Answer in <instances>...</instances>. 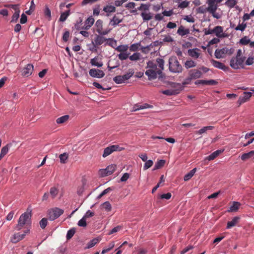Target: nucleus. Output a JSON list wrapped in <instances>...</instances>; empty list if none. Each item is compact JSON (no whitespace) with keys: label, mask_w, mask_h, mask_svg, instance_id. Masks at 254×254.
Instances as JSON below:
<instances>
[{"label":"nucleus","mask_w":254,"mask_h":254,"mask_svg":"<svg viewBox=\"0 0 254 254\" xmlns=\"http://www.w3.org/2000/svg\"><path fill=\"white\" fill-rule=\"evenodd\" d=\"M59 193L58 189L56 187H52L50 190V195L52 197V199H54L56 197L57 194Z\"/></svg>","instance_id":"obj_28"},{"label":"nucleus","mask_w":254,"mask_h":254,"mask_svg":"<svg viewBox=\"0 0 254 254\" xmlns=\"http://www.w3.org/2000/svg\"><path fill=\"white\" fill-rule=\"evenodd\" d=\"M246 27L247 23L244 22L240 23V20L238 25L235 27V30L243 32L246 29Z\"/></svg>","instance_id":"obj_31"},{"label":"nucleus","mask_w":254,"mask_h":254,"mask_svg":"<svg viewBox=\"0 0 254 254\" xmlns=\"http://www.w3.org/2000/svg\"><path fill=\"white\" fill-rule=\"evenodd\" d=\"M214 128V127L213 126L204 127H202V128H201L200 129H199V130L196 131V133L201 134L203 133L206 132L208 130L213 129Z\"/></svg>","instance_id":"obj_34"},{"label":"nucleus","mask_w":254,"mask_h":254,"mask_svg":"<svg viewBox=\"0 0 254 254\" xmlns=\"http://www.w3.org/2000/svg\"><path fill=\"white\" fill-rule=\"evenodd\" d=\"M174 41L173 38L170 35L165 36L164 39H163V41L164 42L170 43Z\"/></svg>","instance_id":"obj_62"},{"label":"nucleus","mask_w":254,"mask_h":254,"mask_svg":"<svg viewBox=\"0 0 254 254\" xmlns=\"http://www.w3.org/2000/svg\"><path fill=\"white\" fill-rule=\"evenodd\" d=\"M251 41H250V39H249L247 37L245 36L243 38H242V39H241L240 41V43L242 44V45H246L248 44H250V43H251Z\"/></svg>","instance_id":"obj_53"},{"label":"nucleus","mask_w":254,"mask_h":254,"mask_svg":"<svg viewBox=\"0 0 254 254\" xmlns=\"http://www.w3.org/2000/svg\"><path fill=\"white\" fill-rule=\"evenodd\" d=\"M246 57H233L230 60V65L234 69H238L240 66L243 67Z\"/></svg>","instance_id":"obj_7"},{"label":"nucleus","mask_w":254,"mask_h":254,"mask_svg":"<svg viewBox=\"0 0 254 254\" xmlns=\"http://www.w3.org/2000/svg\"><path fill=\"white\" fill-rule=\"evenodd\" d=\"M153 164V162L152 160H147L144 165L143 169L147 170L148 168H150Z\"/></svg>","instance_id":"obj_56"},{"label":"nucleus","mask_w":254,"mask_h":254,"mask_svg":"<svg viewBox=\"0 0 254 254\" xmlns=\"http://www.w3.org/2000/svg\"><path fill=\"white\" fill-rule=\"evenodd\" d=\"M67 157L68 155L65 153L61 154L59 156L61 162L62 163H65L66 160L67 159Z\"/></svg>","instance_id":"obj_57"},{"label":"nucleus","mask_w":254,"mask_h":254,"mask_svg":"<svg viewBox=\"0 0 254 254\" xmlns=\"http://www.w3.org/2000/svg\"><path fill=\"white\" fill-rule=\"evenodd\" d=\"M196 171V168H195L191 170L190 172H189L188 174L185 175L184 180L185 181H188L189 180H190L194 175Z\"/></svg>","instance_id":"obj_23"},{"label":"nucleus","mask_w":254,"mask_h":254,"mask_svg":"<svg viewBox=\"0 0 254 254\" xmlns=\"http://www.w3.org/2000/svg\"><path fill=\"white\" fill-rule=\"evenodd\" d=\"M128 49V46L127 45H122L119 46L116 49V50L120 53L127 52Z\"/></svg>","instance_id":"obj_36"},{"label":"nucleus","mask_w":254,"mask_h":254,"mask_svg":"<svg viewBox=\"0 0 254 254\" xmlns=\"http://www.w3.org/2000/svg\"><path fill=\"white\" fill-rule=\"evenodd\" d=\"M140 45V44L139 43L133 44L131 45L129 47V50L131 52L137 51Z\"/></svg>","instance_id":"obj_52"},{"label":"nucleus","mask_w":254,"mask_h":254,"mask_svg":"<svg viewBox=\"0 0 254 254\" xmlns=\"http://www.w3.org/2000/svg\"><path fill=\"white\" fill-rule=\"evenodd\" d=\"M70 36L69 32L68 31H65L63 36L62 39L64 42H67Z\"/></svg>","instance_id":"obj_60"},{"label":"nucleus","mask_w":254,"mask_h":254,"mask_svg":"<svg viewBox=\"0 0 254 254\" xmlns=\"http://www.w3.org/2000/svg\"><path fill=\"white\" fill-rule=\"evenodd\" d=\"M29 232V229H27L24 230V233L23 234H20L19 233H15L13 235V238L12 239V242L13 243H16L19 241L22 240L24 238L26 234H27Z\"/></svg>","instance_id":"obj_13"},{"label":"nucleus","mask_w":254,"mask_h":254,"mask_svg":"<svg viewBox=\"0 0 254 254\" xmlns=\"http://www.w3.org/2000/svg\"><path fill=\"white\" fill-rule=\"evenodd\" d=\"M165 160H160L157 161V162L155 164L154 166V169H158L161 167H162L165 164Z\"/></svg>","instance_id":"obj_51"},{"label":"nucleus","mask_w":254,"mask_h":254,"mask_svg":"<svg viewBox=\"0 0 254 254\" xmlns=\"http://www.w3.org/2000/svg\"><path fill=\"white\" fill-rule=\"evenodd\" d=\"M113 152V151L110 146L106 147L104 149L103 157L105 158L108 156V155H110Z\"/></svg>","instance_id":"obj_49"},{"label":"nucleus","mask_w":254,"mask_h":254,"mask_svg":"<svg viewBox=\"0 0 254 254\" xmlns=\"http://www.w3.org/2000/svg\"><path fill=\"white\" fill-rule=\"evenodd\" d=\"M129 54L130 53H127V52L122 53L119 54L118 57L121 61L126 60L129 58Z\"/></svg>","instance_id":"obj_46"},{"label":"nucleus","mask_w":254,"mask_h":254,"mask_svg":"<svg viewBox=\"0 0 254 254\" xmlns=\"http://www.w3.org/2000/svg\"><path fill=\"white\" fill-rule=\"evenodd\" d=\"M96 30L97 32L101 35H105L108 34L111 31V29L103 30V21L102 20L99 19L95 23Z\"/></svg>","instance_id":"obj_10"},{"label":"nucleus","mask_w":254,"mask_h":254,"mask_svg":"<svg viewBox=\"0 0 254 254\" xmlns=\"http://www.w3.org/2000/svg\"><path fill=\"white\" fill-rule=\"evenodd\" d=\"M94 22V19L92 16L88 17L85 21V24L84 26L82 27V29L85 30L89 29L93 24Z\"/></svg>","instance_id":"obj_18"},{"label":"nucleus","mask_w":254,"mask_h":254,"mask_svg":"<svg viewBox=\"0 0 254 254\" xmlns=\"http://www.w3.org/2000/svg\"><path fill=\"white\" fill-rule=\"evenodd\" d=\"M102 59V57H99V56H96L94 58L91 59L90 64L93 66L100 67L103 65Z\"/></svg>","instance_id":"obj_15"},{"label":"nucleus","mask_w":254,"mask_h":254,"mask_svg":"<svg viewBox=\"0 0 254 254\" xmlns=\"http://www.w3.org/2000/svg\"><path fill=\"white\" fill-rule=\"evenodd\" d=\"M169 69L174 73H180L183 70V67L180 64L176 57H172L169 60Z\"/></svg>","instance_id":"obj_3"},{"label":"nucleus","mask_w":254,"mask_h":254,"mask_svg":"<svg viewBox=\"0 0 254 254\" xmlns=\"http://www.w3.org/2000/svg\"><path fill=\"white\" fill-rule=\"evenodd\" d=\"M239 220L240 217L238 216L234 217L231 221H229L227 223V228L230 229L232 227L236 226L237 224L239 222Z\"/></svg>","instance_id":"obj_20"},{"label":"nucleus","mask_w":254,"mask_h":254,"mask_svg":"<svg viewBox=\"0 0 254 254\" xmlns=\"http://www.w3.org/2000/svg\"><path fill=\"white\" fill-rule=\"evenodd\" d=\"M102 36L103 35H101L96 36L94 39V41L92 42V44H93L94 47H98L99 46L103 44L106 41H111L112 42H115V40L114 39L112 38L107 39Z\"/></svg>","instance_id":"obj_9"},{"label":"nucleus","mask_w":254,"mask_h":254,"mask_svg":"<svg viewBox=\"0 0 254 254\" xmlns=\"http://www.w3.org/2000/svg\"><path fill=\"white\" fill-rule=\"evenodd\" d=\"M254 156V151H251L250 152L244 153L242 155L241 157V159L245 161Z\"/></svg>","instance_id":"obj_26"},{"label":"nucleus","mask_w":254,"mask_h":254,"mask_svg":"<svg viewBox=\"0 0 254 254\" xmlns=\"http://www.w3.org/2000/svg\"><path fill=\"white\" fill-rule=\"evenodd\" d=\"M177 33L179 35L184 37L186 35H188L190 33V29L185 28L183 25H181L179 27Z\"/></svg>","instance_id":"obj_19"},{"label":"nucleus","mask_w":254,"mask_h":254,"mask_svg":"<svg viewBox=\"0 0 254 254\" xmlns=\"http://www.w3.org/2000/svg\"><path fill=\"white\" fill-rule=\"evenodd\" d=\"M240 203L238 202L234 201L233 204L230 207L229 211L235 212L238 210Z\"/></svg>","instance_id":"obj_39"},{"label":"nucleus","mask_w":254,"mask_h":254,"mask_svg":"<svg viewBox=\"0 0 254 254\" xmlns=\"http://www.w3.org/2000/svg\"><path fill=\"white\" fill-rule=\"evenodd\" d=\"M86 218L84 216L78 222V225L80 227H85L87 226Z\"/></svg>","instance_id":"obj_54"},{"label":"nucleus","mask_w":254,"mask_h":254,"mask_svg":"<svg viewBox=\"0 0 254 254\" xmlns=\"http://www.w3.org/2000/svg\"><path fill=\"white\" fill-rule=\"evenodd\" d=\"M20 11L15 12L12 16L11 22H16L19 17Z\"/></svg>","instance_id":"obj_59"},{"label":"nucleus","mask_w":254,"mask_h":254,"mask_svg":"<svg viewBox=\"0 0 254 254\" xmlns=\"http://www.w3.org/2000/svg\"><path fill=\"white\" fill-rule=\"evenodd\" d=\"M218 83L217 81L213 79L208 80H203L202 85H215Z\"/></svg>","instance_id":"obj_48"},{"label":"nucleus","mask_w":254,"mask_h":254,"mask_svg":"<svg viewBox=\"0 0 254 254\" xmlns=\"http://www.w3.org/2000/svg\"><path fill=\"white\" fill-rule=\"evenodd\" d=\"M151 138L153 139H158L160 140H165L167 141V142L171 143H174L175 142V139L173 138H171V137L165 138L163 137H161V136H159L152 135Z\"/></svg>","instance_id":"obj_22"},{"label":"nucleus","mask_w":254,"mask_h":254,"mask_svg":"<svg viewBox=\"0 0 254 254\" xmlns=\"http://www.w3.org/2000/svg\"><path fill=\"white\" fill-rule=\"evenodd\" d=\"M122 227L120 226H117V227L114 228L112 229L110 232L109 233V235H111L112 234H114L115 233H116L118 231H119L120 230H121Z\"/></svg>","instance_id":"obj_61"},{"label":"nucleus","mask_w":254,"mask_h":254,"mask_svg":"<svg viewBox=\"0 0 254 254\" xmlns=\"http://www.w3.org/2000/svg\"><path fill=\"white\" fill-rule=\"evenodd\" d=\"M31 217V210L27 209V211L19 217L18 223L14 227L15 230L19 231L22 229L25 225L30 224Z\"/></svg>","instance_id":"obj_2"},{"label":"nucleus","mask_w":254,"mask_h":254,"mask_svg":"<svg viewBox=\"0 0 254 254\" xmlns=\"http://www.w3.org/2000/svg\"><path fill=\"white\" fill-rule=\"evenodd\" d=\"M122 20L120 19L117 16H114L112 19L111 20L110 22V24L115 26L122 22Z\"/></svg>","instance_id":"obj_40"},{"label":"nucleus","mask_w":254,"mask_h":254,"mask_svg":"<svg viewBox=\"0 0 254 254\" xmlns=\"http://www.w3.org/2000/svg\"><path fill=\"white\" fill-rule=\"evenodd\" d=\"M162 93L166 95L170 96L172 95H175L179 93V92L177 91V90L174 89H168L164 90L162 92Z\"/></svg>","instance_id":"obj_44"},{"label":"nucleus","mask_w":254,"mask_h":254,"mask_svg":"<svg viewBox=\"0 0 254 254\" xmlns=\"http://www.w3.org/2000/svg\"><path fill=\"white\" fill-rule=\"evenodd\" d=\"M34 70V66L32 64H27L22 70L21 75L23 77H29Z\"/></svg>","instance_id":"obj_11"},{"label":"nucleus","mask_w":254,"mask_h":254,"mask_svg":"<svg viewBox=\"0 0 254 254\" xmlns=\"http://www.w3.org/2000/svg\"><path fill=\"white\" fill-rule=\"evenodd\" d=\"M218 8V5L217 4L212 3V4H208V7L207 8V11H208L210 13L211 12H213L215 11H216Z\"/></svg>","instance_id":"obj_35"},{"label":"nucleus","mask_w":254,"mask_h":254,"mask_svg":"<svg viewBox=\"0 0 254 254\" xmlns=\"http://www.w3.org/2000/svg\"><path fill=\"white\" fill-rule=\"evenodd\" d=\"M211 63L215 67L222 69L223 71H226L229 69L228 66H226L224 64L218 61L212 60Z\"/></svg>","instance_id":"obj_16"},{"label":"nucleus","mask_w":254,"mask_h":254,"mask_svg":"<svg viewBox=\"0 0 254 254\" xmlns=\"http://www.w3.org/2000/svg\"><path fill=\"white\" fill-rule=\"evenodd\" d=\"M141 55L139 53H134L133 55L129 57V59L130 61H136L139 60L140 59Z\"/></svg>","instance_id":"obj_41"},{"label":"nucleus","mask_w":254,"mask_h":254,"mask_svg":"<svg viewBox=\"0 0 254 254\" xmlns=\"http://www.w3.org/2000/svg\"><path fill=\"white\" fill-rule=\"evenodd\" d=\"M223 150H217L212 153H211L210 155H209L207 157V159L210 161L214 160L215 158H216L220 154H221Z\"/></svg>","instance_id":"obj_21"},{"label":"nucleus","mask_w":254,"mask_h":254,"mask_svg":"<svg viewBox=\"0 0 254 254\" xmlns=\"http://www.w3.org/2000/svg\"><path fill=\"white\" fill-rule=\"evenodd\" d=\"M133 74V69H129L126 74L123 75H117L114 77L113 80L117 84H121L129 79Z\"/></svg>","instance_id":"obj_6"},{"label":"nucleus","mask_w":254,"mask_h":254,"mask_svg":"<svg viewBox=\"0 0 254 254\" xmlns=\"http://www.w3.org/2000/svg\"><path fill=\"white\" fill-rule=\"evenodd\" d=\"M99 175L101 177H104L110 175L109 174H107L106 169H102L99 170Z\"/></svg>","instance_id":"obj_58"},{"label":"nucleus","mask_w":254,"mask_h":254,"mask_svg":"<svg viewBox=\"0 0 254 254\" xmlns=\"http://www.w3.org/2000/svg\"><path fill=\"white\" fill-rule=\"evenodd\" d=\"M196 64L195 62L192 60H187L185 63V67L187 69L194 67L196 66Z\"/></svg>","instance_id":"obj_29"},{"label":"nucleus","mask_w":254,"mask_h":254,"mask_svg":"<svg viewBox=\"0 0 254 254\" xmlns=\"http://www.w3.org/2000/svg\"><path fill=\"white\" fill-rule=\"evenodd\" d=\"M238 3V0H227L225 2V4L230 8H232Z\"/></svg>","instance_id":"obj_30"},{"label":"nucleus","mask_w":254,"mask_h":254,"mask_svg":"<svg viewBox=\"0 0 254 254\" xmlns=\"http://www.w3.org/2000/svg\"><path fill=\"white\" fill-rule=\"evenodd\" d=\"M47 224H48V220H47V219L46 218H42L39 222L40 226L42 229H44L45 228V227L47 225Z\"/></svg>","instance_id":"obj_50"},{"label":"nucleus","mask_w":254,"mask_h":254,"mask_svg":"<svg viewBox=\"0 0 254 254\" xmlns=\"http://www.w3.org/2000/svg\"><path fill=\"white\" fill-rule=\"evenodd\" d=\"M200 50L197 48L189 49L188 50V54L192 58L196 59L199 58L200 55Z\"/></svg>","instance_id":"obj_17"},{"label":"nucleus","mask_w":254,"mask_h":254,"mask_svg":"<svg viewBox=\"0 0 254 254\" xmlns=\"http://www.w3.org/2000/svg\"><path fill=\"white\" fill-rule=\"evenodd\" d=\"M214 33L218 38H224L227 36L226 34L223 32V28L221 26H216L213 28Z\"/></svg>","instance_id":"obj_14"},{"label":"nucleus","mask_w":254,"mask_h":254,"mask_svg":"<svg viewBox=\"0 0 254 254\" xmlns=\"http://www.w3.org/2000/svg\"><path fill=\"white\" fill-rule=\"evenodd\" d=\"M70 10L65 11V12H62L59 18V21L61 22H64L66 20L68 16L70 15Z\"/></svg>","instance_id":"obj_25"},{"label":"nucleus","mask_w":254,"mask_h":254,"mask_svg":"<svg viewBox=\"0 0 254 254\" xmlns=\"http://www.w3.org/2000/svg\"><path fill=\"white\" fill-rule=\"evenodd\" d=\"M69 116L68 115H64L56 120V122L58 124H61L65 123L69 119Z\"/></svg>","instance_id":"obj_27"},{"label":"nucleus","mask_w":254,"mask_h":254,"mask_svg":"<svg viewBox=\"0 0 254 254\" xmlns=\"http://www.w3.org/2000/svg\"><path fill=\"white\" fill-rule=\"evenodd\" d=\"M114 246H115L114 242H111L109 244V246H108V248H105V249H103L102 250V251L101 252V254H105L106 253H107V252H108L110 250H111L114 247Z\"/></svg>","instance_id":"obj_45"},{"label":"nucleus","mask_w":254,"mask_h":254,"mask_svg":"<svg viewBox=\"0 0 254 254\" xmlns=\"http://www.w3.org/2000/svg\"><path fill=\"white\" fill-rule=\"evenodd\" d=\"M103 10L106 12H113L116 10V7L113 5H107L104 7Z\"/></svg>","instance_id":"obj_47"},{"label":"nucleus","mask_w":254,"mask_h":254,"mask_svg":"<svg viewBox=\"0 0 254 254\" xmlns=\"http://www.w3.org/2000/svg\"><path fill=\"white\" fill-rule=\"evenodd\" d=\"M100 240L101 239L98 238L92 239L88 243L87 248L89 249L94 247L96 244L98 243Z\"/></svg>","instance_id":"obj_32"},{"label":"nucleus","mask_w":254,"mask_h":254,"mask_svg":"<svg viewBox=\"0 0 254 254\" xmlns=\"http://www.w3.org/2000/svg\"><path fill=\"white\" fill-rule=\"evenodd\" d=\"M234 50L229 49L227 48H224L221 49H216L215 51V56L217 59L224 58L226 54L231 55L233 53Z\"/></svg>","instance_id":"obj_8"},{"label":"nucleus","mask_w":254,"mask_h":254,"mask_svg":"<svg viewBox=\"0 0 254 254\" xmlns=\"http://www.w3.org/2000/svg\"><path fill=\"white\" fill-rule=\"evenodd\" d=\"M129 177V174L127 173L124 174L123 176L121 177L120 181L121 182H126Z\"/></svg>","instance_id":"obj_64"},{"label":"nucleus","mask_w":254,"mask_h":254,"mask_svg":"<svg viewBox=\"0 0 254 254\" xmlns=\"http://www.w3.org/2000/svg\"><path fill=\"white\" fill-rule=\"evenodd\" d=\"M188 75V77L185 79L183 84H189L191 80L200 78L202 75V72L198 69H192L189 71Z\"/></svg>","instance_id":"obj_4"},{"label":"nucleus","mask_w":254,"mask_h":254,"mask_svg":"<svg viewBox=\"0 0 254 254\" xmlns=\"http://www.w3.org/2000/svg\"><path fill=\"white\" fill-rule=\"evenodd\" d=\"M189 4H190V1L185 0V1H183L179 3V4L178 5V7L182 8V9H184V8L187 7L189 5Z\"/></svg>","instance_id":"obj_55"},{"label":"nucleus","mask_w":254,"mask_h":254,"mask_svg":"<svg viewBox=\"0 0 254 254\" xmlns=\"http://www.w3.org/2000/svg\"><path fill=\"white\" fill-rule=\"evenodd\" d=\"M9 145V144H7L2 148L0 154V160L7 153Z\"/></svg>","instance_id":"obj_38"},{"label":"nucleus","mask_w":254,"mask_h":254,"mask_svg":"<svg viewBox=\"0 0 254 254\" xmlns=\"http://www.w3.org/2000/svg\"><path fill=\"white\" fill-rule=\"evenodd\" d=\"M101 208L104 209L106 212H110L112 209V205L109 201H106L102 204Z\"/></svg>","instance_id":"obj_24"},{"label":"nucleus","mask_w":254,"mask_h":254,"mask_svg":"<svg viewBox=\"0 0 254 254\" xmlns=\"http://www.w3.org/2000/svg\"><path fill=\"white\" fill-rule=\"evenodd\" d=\"M164 61L162 59L157 58L155 61H149L147 63L145 74L149 80L161 77L162 71L164 69Z\"/></svg>","instance_id":"obj_1"},{"label":"nucleus","mask_w":254,"mask_h":254,"mask_svg":"<svg viewBox=\"0 0 254 254\" xmlns=\"http://www.w3.org/2000/svg\"><path fill=\"white\" fill-rule=\"evenodd\" d=\"M245 95L243 99V102H244L246 100L249 99L252 96V93L251 92H245Z\"/></svg>","instance_id":"obj_63"},{"label":"nucleus","mask_w":254,"mask_h":254,"mask_svg":"<svg viewBox=\"0 0 254 254\" xmlns=\"http://www.w3.org/2000/svg\"><path fill=\"white\" fill-rule=\"evenodd\" d=\"M64 210L59 207H54L49 209L48 211V218L51 221H53L64 213Z\"/></svg>","instance_id":"obj_5"},{"label":"nucleus","mask_w":254,"mask_h":254,"mask_svg":"<svg viewBox=\"0 0 254 254\" xmlns=\"http://www.w3.org/2000/svg\"><path fill=\"white\" fill-rule=\"evenodd\" d=\"M141 16L144 21H148L152 19V15L150 13L143 12L141 13Z\"/></svg>","instance_id":"obj_42"},{"label":"nucleus","mask_w":254,"mask_h":254,"mask_svg":"<svg viewBox=\"0 0 254 254\" xmlns=\"http://www.w3.org/2000/svg\"><path fill=\"white\" fill-rule=\"evenodd\" d=\"M107 174L110 175L112 174L116 169V165L115 164H111L108 166L106 168Z\"/></svg>","instance_id":"obj_37"},{"label":"nucleus","mask_w":254,"mask_h":254,"mask_svg":"<svg viewBox=\"0 0 254 254\" xmlns=\"http://www.w3.org/2000/svg\"><path fill=\"white\" fill-rule=\"evenodd\" d=\"M76 232V229L74 228H72L69 229L67 232L66 236V239L67 240H70L73 236L74 235Z\"/></svg>","instance_id":"obj_43"},{"label":"nucleus","mask_w":254,"mask_h":254,"mask_svg":"<svg viewBox=\"0 0 254 254\" xmlns=\"http://www.w3.org/2000/svg\"><path fill=\"white\" fill-rule=\"evenodd\" d=\"M149 107V105L147 104H144L142 105H140L139 104H135L134 105L132 110L133 111H136L139 110L144 109L147 108Z\"/></svg>","instance_id":"obj_33"},{"label":"nucleus","mask_w":254,"mask_h":254,"mask_svg":"<svg viewBox=\"0 0 254 254\" xmlns=\"http://www.w3.org/2000/svg\"><path fill=\"white\" fill-rule=\"evenodd\" d=\"M89 75L93 77L102 78L105 75L104 71L100 69L92 68L89 71Z\"/></svg>","instance_id":"obj_12"}]
</instances>
